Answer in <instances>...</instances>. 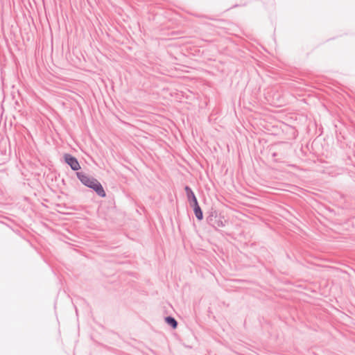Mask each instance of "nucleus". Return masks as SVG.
Wrapping results in <instances>:
<instances>
[{
    "instance_id": "20e7f679",
    "label": "nucleus",
    "mask_w": 355,
    "mask_h": 355,
    "mask_svg": "<svg viewBox=\"0 0 355 355\" xmlns=\"http://www.w3.org/2000/svg\"><path fill=\"white\" fill-rule=\"evenodd\" d=\"M184 190L186 191L187 200L190 204V206L191 207L194 205L198 204L197 198L196 197L192 189L189 186H186Z\"/></svg>"
},
{
    "instance_id": "0eeeda50",
    "label": "nucleus",
    "mask_w": 355,
    "mask_h": 355,
    "mask_svg": "<svg viewBox=\"0 0 355 355\" xmlns=\"http://www.w3.org/2000/svg\"><path fill=\"white\" fill-rule=\"evenodd\" d=\"M276 155H277V153H272V156H273V157H275Z\"/></svg>"
},
{
    "instance_id": "7ed1b4c3",
    "label": "nucleus",
    "mask_w": 355,
    "mask_h": 355,
    "mask_svg": "<svg viewBox=\"0 0 355 355\" xmlns=\"http://www.w3.org/2000/svg\"><path fill=\"white\" fill-rule=\"evenodd\" d=\"M64 162L71 167L73 171H78L80 168V164L76 157L66 153L64 155Z\"/></svg>"
},
{
    "instance_id": "39448f33",
    "label": "nucleus",
    "mask_w": 355,
    "mask_h": 355,
    "mask_svg": "<svg viewBox=\"0 0 355 355\" xmlns=\"http://www.w3.org/2000/svg\"><path fill=\"white\" fill-rule=\"evenodd\" d=\"M191 207L193 209V212L195 214V216H196V218L198 220H202V218H203V213H202V211L199 204L194 205H193Z\"/></svg>"
},
{
    "instance_id": "f03ea898",
    "label": "nucleus",
    "mask_w": 355,
    "mask_h": 355,
    "mask_svg": "<svg viewBox=\"0 0 355 355\" xmlns=\"http://www.w3.org/2000/svg\"><path fill=\"white\" fill-rule=\"evenodd\" d=\"M207 222L209 225L214 228L223 227L225 225V221H223L220 216L216 211H211L207 217Z\"/></svg>"
},
{
    "instance_id": "f257e3e1",
    "label": "nucleus",
    "mask_w": 355,
    "mask_h": 355,
    "mask_svg": "<svg viewBox=\"0 0 355 355\" xmlns=\"http://www.w3.org/2000/svg\"><path fill=\"white\" fill-rule=\"evenodd\" d=\"M76 176L83 185L93 189L98 196L101 198L106 196L102 184L96 178L89 176L83 172H76Z\"/></svg>"
},
{
    "instance_id": "423d86ee",
    "label": "nucleus",
    "mask_w": 355,
    "mask_h": 355,
    "mask_svg": "<svg viewBox=\"0 0 355 355\" xmlns=\"http://www.w3.org/2000/svg\"><path fill=\"white\" fill-rule=\"evenodd\" d=\"M165 322L167 324L171 327L173 329H176L178 327L177 320L172 316L168 315L164 318Z\"/></svg>"
}]
</instances>
